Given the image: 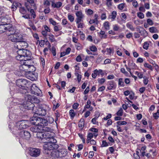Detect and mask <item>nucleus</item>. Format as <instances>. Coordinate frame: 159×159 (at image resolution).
I'll use <instances>...</instances> for the list:
<instances>
[{
    "instance_id": "obj_1",
    "label": "nucleus",
    "mask_w": 159,
    "mask_h": 159,
    "mask_svg": "<svg viewBox=\"0 0 159 159\" xmlns=\"http://www.w3.org/2000/svg\"><path fill=\"white\" fill-rule=\"evenodd\" d=\"M19 50L17 51L18 55L16 56V60L19 61H23V60L26 61L28 60H31V52L27 49L23 48H20L18 45L15 46Z\"/></svg>"
},
{
    "instance_id": "obj_2",
    "label": "nucleus",
    "mask_w": 159,
    "mask_h": 159,
    "mask_svg": "<svg viewBox=\"0 0 159 159\" xmlns=\"http://www.w3.org/2000/svg\"><path fill=\"white\" fill-rule=\"evenodd\" d=\"M29 83L24 79H19L16 80V85L20 89L19 92L20 93L24 94L28 93L26 89L28 88L27 85Z\"/></svg>"
},
{
    "instance_id": "obj_3",
    "label": "nucleus",
    "mask_w": 159,
    "mask_h": 159,
    "mask_svg": "<svg viewBox=\"0 0 159 159\" xmlns=\"http://www.w3.org/2000/svg\"><path fill=\"white\" fill-rule=\"evenodd\" d=\"M11 32L9 39L12 42L15 43H19L23 40V36L20 33H15L14 30Z\"/></svg>"
},
{
    "instance_id": "obj_4",
    "label": "nucleus",
    "mask_w": 159,
    "mask_h": 159,
    "mask_svg": "<svg viewBox=\"0 0 159 159\" xmlns=\"http://www.w3.org/2000/svg\"><path fill=\"white\" fill-rule=\"evenodd\" d=\"M59 147L58 145L55 143H46L43 146L44 149L43 153L48 155L50 153L49 152L54 150H57Z\"/></svg>"
},
{
    "instance_id": "obj_5",
    "label": "nucleus",
    "mask_w": 159,
    "mask_h": 159,
    "mask_svg": "<svg viewBox=\"0 0 159 159\" xmlns=\"http://www.w3.org/2000/svg\"><path fill=\"white\" fill-rule=\"evenodd\" d=\"M23 96L24 97L25 101L23 104L22 106L25 107V109L28 110H31L33 111H34L35 105L33 103L32 101L30 100L31 99L29 98V99H26V97L27 98H29L28 93L24 94Z\"/></svg>"
},
{
    "instance_id": "obj_6",
    "label": "nucleus",
    "mask_w": 159,
    "mask_h": 159,
    "mask_svg": "<svg viewBox=\"0 0 159 159\" xmlns=\"http://www.w3.org/2000/svg\"><path fill=\"white\" fill-rule=\"evenodd\" d=\"M28 124V121L27 120H22L18 121L13 128L16 130L25 129L29 127Z\"/></svg>"
},
{
    "instance_id": "obj_7",
    "label": "nucleus",
    "mask_w": 159,
    "mask_h": 159,
    "mask_svg": "<svg viewBox=\"0 0 159 159\" xmlns=\"http://www.w3.org/2000/svg\"><path fill=\"white\" fill-rule=\"evenodd\" d=\"M39 123V126L41 127L42 130L45 132H50L52 131L51 128L48 127H45L48 125V120L47 119H43L40 117Z\"/></svg>"
},
{
    "instance_id": "obj_8",
    "label": "nucleus",
    "mask_w": 159,
    "mask_h": 159,
    "mask_svg": "<svg viewBox=\"0 0 159 159\" xmlns=\"http://www.w3.org/2000/svg\"><path fill=\"white\" fill-rule=\"evenodd\" d=\"M35 115L37 114L39 116H45L46 114V110L43 107L40 105L36 107L35 110L33 111Z\"/></svg>"
},
{
    "instance_id": "obj_9",
    "label": "nucleus",
    "mask_w": 159,
    "mask_h": 159,
    "mask_svg": "<svg viewBox=\"0 0 159 159\" xmlns=\"http://www.w3.org/2000/svg\"><path fill=\"white\" fill-rule=\"evenodd\" d=\"M25 75L28 79L33 81L36 80L37 79L38 74L34 71H28Z\"/></svg>"
},
{
    "instance_id": "obj_10",
    "label": "nucleus",
    "mask_w": 159,
    "mask_h": 159,
    "mask_svg": "<svg viewBox=\"0 0 159 159\" xmlns=\"http://www.w3.org/2000/svg\"><path fill=\"white\" fill-rule=\"evenodd\" d=\"M29 150V153L32 157H36L40 155L41 151L39 148H30Z\"/></svg>"
},
{
    "instance_id": "obj_11",
    "label": "nucleus",
    "mask_w": 159,
    "mask_h": 159,
    "mask_svg": "<svg viewBox=\"0 0 159 159\" xmlns=\"http://www.w3.org/2000/svg\"><path fill=\"white\" fill-rule=\"evenodd\" d=\"M20 137L23 139L28 140L31 137V135L30 133L27 131L23 130L21 131L19 134Z\"/></svg>"
},
{
    "instance_id": "obj_12",
    "label": "nucleus",
    "mask_w": 159,
    "mask_h": 159,
    "mask_svg": "<svg viewBox=\"0 0 159 159\" xmlns=\"http://www.w3.org/2000/svg\"><path fill=\"white\" fill-rule=\"evenodd\" d=\"M5 25H0V33H2L6 31L11 32V31H12L13 30L14 28L11 25L9 24L7 27H6Z\"/></svg>"
},
{
    "instance_id": "obj_13",
    "label": "nucleus",
    "mask_w": 159,
    "mask_h": 159,
    "mask_svg": "<svg viewBox=\"0 0 159 159\" xmlns=\"http://www.w3.org/2000/svg\"><path fill=\"white\" fill-rule=\"evenodd\" d=\"M31 67H34L33 65H28L26 64V62L23 63V64L20 67V70L24 71L25 72V74L26 72L28 71V69Z\"/></svg>"
},
{
    "instance_id": "obj_14",
    "label": "nucleus",
    "mask_w": 159,
    "mask_h": 159,
    "mask_svg": "<svg viewBox=\"0 0 159 159\" xmlns=\"http://www.w3.org/2000/svg\"><path fill=\"white\" fill-rule=\"evenodd\" d=\"M75 15L77 17V18L75 19L77 24L80 22L84 17V15L83 14L81 11H76L75 13Z\"/></svg>"
},
{
    "instance_id": "obj_15",
    "label": "nucleus",
    "mask_w": 159,
    "mask_h": 159,
    "mask_svg": "<svg viewBox=\"0 0 159 159\" xmlns=\"http://www.w3.org/2000/svg\"><path fill=\"white\" fill-rule=\"evenodd\" d=\"M34 114L33 117L31 118L30 121L31 124L39 126V120L40 117H37Z\"/></svg>"
},
{
    "instance_id": "obj_16",
    "label": "nucleus",
    "mask_w": 159,
    "mask_h": 159,
    "mask_svg": "<svg viewBox=\"0 0 159 159\" xmlns=\"http://www.w3.org/2000/svg\"><path fill=\"white\" fill-rule=\"evenodd\" d=\"M49 154L51 157L54 158H58L59 157V150H54L50 151Z\"/></svg>"
},
{
    "instance_id": "obj_17",
    "label": "nucleus",
    "mask_w": 159,
    "mask_h": 159,
    "mask_svg": "<svg viewBox=\"0 0 159 159\" xmlns=\"http://www.w3.org/2000/svg\"><path fill=\"white\" fill-rule=\"evenodd\" d=\"M4 16L0 17V25H8L7 23L9 22L8 21V19L7 17L6 16L4 17Z\"/></svg>"
},
{
    "instance_id": "obj_18",
    "label": "nucleus",
    "mask_w": 159,
    "mask_h": 159,
    "mask_svg": "<svg viewBox=\"0 0 159 159\" xmlns=\"http://www.w3.org/2000/svg\"><path fill=\"white\" fill-rule=\"evenodd\" d=\"M28 96L29 97H28L29 98H27V97L26 98V99H29V98H30L31 99L30 100L32 101V102L34 104V103L36 104H38L40 102L39 100L37 98L34 97V96H31V95H30L28 93Z\"/></svg>"
},
{
    "instance_id": "obj_19",
    "label": "nucleus",
    "mask_w": 159,
    "mask_h": 159,
    "mask_svg": "<svg viewBox=\"0 0 159 159\" xmlns=\"http://www.w3.org/2000/svg\"><path fill=\"white\" fill-rule=\"evenodd\" d=\"M38 90H39V89L35 84L32 85L31 88V91L32 94L38 95L39 94L38 92Z\"/></svg>"
},
{
    "instance_id": "obj_20",
    "label": "nucleus",
    "mask_w": 159,
    "mask_h": 159,
    "mask_svg": "<svg viewBox=\"0 0 159 159\" xmlns=\"http://www.w3.org/2000/svg\"><path fill=\"white\" fill-rule=\"evenodd\" d=\"M137 31L141 35L145 36L147 35V32L143 28L140 26L139 28H137Z\"/></svg>"
},
{
    "instance_id": "obj_21",
    "label": "nucleus",
    "mask_w": 159,
    "mask_h": 159,
    "mask_svg": "<svg viewBox=\"0 0 159 159\" xmlns=\"http://www.w3.org/2000/svg\"><path fill=\"white\" fill-rule=\"evenodd\" d=\"M30 129L32 131L37 132V133L39 131L42 130L41 127H40L38 125H36L35 126L31 127Z\"/></svg>"
},
{
    "instance_id": "obj_22",
    "label": "nucleus",
    "mask_w": 159,
    "mask_h": 159,
    "mask_svg": "<svg viewBox=\"0 0 159 159\" xmlns=\"http://www.w3.org/2000/svg\"><path fill=\"white\" fill-rule=\"evenodd\" d=\"M67 150L65 149L59 150V157H61L66 156L67 154Z\"/></svg>"
},
{
    "instance_id": "obj_23",
    "label": "nucleus",
    "mask_w": 159,
    "mask_h": 159,
    "mask_svg": "<svg viewBox=\"0 0 159 159\" xmlns=\"http://www.w3.org/2000/svg\"><path fill=\"white\" fill-rule=\"evenodd\" d=\"M116 86L114 85V82L113 81H111L108 82V84L107 89L108 90H111L113 89H116Z\"/></svg>"
},
{
    "instance_id": "obj_24",
    "label": "nucleus",
    "mask_w": 159,
    "mask_h": 159,
    "mask_svg": "<svg viewBox=\"0 0 159 159\" xmlns=\"http://www.w3.org/2000/svg\"><path fill=\"white\" fill-rule=\"evenodd\" d=\"M62 5V3L60 2H58L56 3L53 2L52 3V6L53 8H59L61 7Z\"/></svg>"
},
{
    "instance_id": "obj_25",
    "label": "nucleus",
    "mask_w": 159,
    "mask_h": 159,
    "mask_svg": "<svg viewBox=\"0 0 159 159\" xmlns=\"http://www.w3.org/2000/svg\"><path fill=\"white\" fill-rule=\"evenodd\" d=\"M19 43H19V45L21 47H23V48H26L28 46V43L25 40V39L24 38L23 41L20 42Z\"/></svg>"
},
{
    "instance_id": "obj_26",
    "label": "nucleus",
    "mask_w": 159,
    "mask_h": 159,
    "mask_svg": "<svg viewBox=\"0 0 159 159\" xmlns=\"http://www.w3.org/2000/svg\"><path fill=\"white\" fill-rule=\"evenodd\" d=\"M84 125V118H81L79 121L78 124L79 127L81 128L82 129L83 128Z\"/></svg>"
},
{
    "instance_id": "obj_27",
    "label": "nucleus",
    "mask_w": 159,
    "mask_h": 159,
    "mask_svg": "<svg viewBox=\"0 0 159 159\" xmlns=\"http://www.w3.org/2000/svg\"><path fill=\"white\" fill-rule=\"evenodd\" d=\"M47 142L46 143H57V140L55 139L53 136H51V137H50L48 140L46 141Z\"/></svg>"
},
{
    "instance_id": "obj_28",
    "label": "nucleus",
    "mask_w": 159,
    "mask_h": 159,
    "mask_svg": "<svg viewBox=\"0 0 159 159\" xmlns=\"http://www.w3.org/2000/svg\"><path fill=\"white\" fill-rule=\"evenodd\" d=\"M117 15V12L116 11H113L111 14V15H110L109 16L110 18L112 19V20H114L115 19Z\"/></svg>"
},
{
    "instance_id": "obj_29",
    "label": "nucleus",
    "mask_w": 159,
    "mask_h": 159,
    "mask_svg": "<svg viewBox=\"0 0 159 159\" xmlns=\"http://www.w3.org/2000/svg\"><path fill=\"white\" fill-rule=\"evenodd\" d=\"M43 132L40 131L38 132L36 134V137L37 138L40 139L41 141H42V139H43Z\"/></svg>"
},
{
    "instance_id": "obj_30",
    "label": "nucleus",
    "mask_w": 159,
    "mask_h": 159,
    "mask_svg": "<svg viewBox=\"0 0 159 159\" xmlns=\"http://www.w3.org/2000/svg\"><path fill=\"white\" fill-rule=\"evenodd\" d=\"M106 51L108 54L110 55L111 56L113 55L114 53V49L113 48H106Z\"/></svg>"
},
{
    "instance_id": "obj_31",
    "label": "nucleus",
    "mask_w": 159,
    "mask_h": 159,
    "mask_svg": "<svg viewBox=\"0 0 159 159\" xmlns=\"http://www.w3.org/2000/svg\"><path fill=\"white\" fill-rule=\"evenodd\" d=\"M144 67L148 68L151 71H152L153 70V68L152 66L151 65L148 63H145L144 64Z\"/></svg>"
},
{
    "instance_id": "obj_32",
    "label": "nucleus",
    "mask_w": 159,
    "mask_h": 159,
    "mask_svg": "<svg viewBox=\"0 0 159 159\" xmlns=\"http://www.w3.org/2000/svg\"><path fill=\"white\" fill-rule=\"evenodd\" d=\"M20 13L23 15H25L27 11L24 7H21L19 9Z\"/></svg>"
},
{
    "instance_id": "obj_33",
    "label": "nucleus",
    "mask_w": 159,
    "mask_h": 159,
    "mask_svg": "<svg viewBox=\"0 0 159 159\" xmlns=\"http://www.w3.org/2000/svg\"><path fill=\"white\" fill-rule=\"evenodd\" d=\"M126 27L132 31H134L135 29L133 27L131 22H128L126 25Z\"/></svg>"
},
{
    "instance_id": "obj_34",
    "label": "nucleus",
    "mask_w": 159,
    "mask_h": 159,
    "mask_svg": "<svg viewBox=\"0 0 159 159\" xmlns=\"http://www.w3.org/2000/svg\"><path fill=\"white\" fill-rule=\"evenodd\" d=\"M69 114L71 118L73 119L76 115L73 109H71L69 111Z\"/></svg>"
},
{
    "instance_id": "obj_35",
    "label": "nucleus",
    "mask_w": 159,
    "mask_h": 159,
    "mask_svg": "<svg viewBox=\"0 0 159 159\" xmlns=\"http://www.w3.org/2000/svg\"><path fill=\"white\" fill-rule=\"evenodd\" d=\"M126 6L125 4L124 3L119 4L117 6V8L120 10H122Z\"/></svg>"
},
{
    "instance_id": "obj_36",
    "label": "nucleus",
    "mask_w": 159,
    "mask_h": 159,
    "mask_svg": "<svg viewBox=\"0 0 159 159\" xmlns=\"http://www.w3.org/2000/svg\"><path fill=\"white\" fill-rule=\"evenodd\" d=\"M118 85H119L124 87L125 84L124 82V81L123 78H120L118 80Z\"/></svg>"
},
{
    "instance_id": "obj_37",
    "label": "nucleus",
    "mask_w": 159,
    "mask_h": 159,
    "mask_svg": "<svg viewBox=\"0 0 159 159\" xmlns=\"http://www.w3.org/2000/svg\"><path fill=\"white\" fill-rule=\"evenodd\" d=\"M109 22L108 21H106L103 24V26L106 30H109L110 29V25Z\"/></svg>"
},
{
    "instance_id": "obj_38",
    "label": "nucleus",
    "mask_w": 159,
    "mask_h": 159,
    "mask_svg": "<svg viewBox=\"0 0 159 159\" xmlns=\"http://www.w3.org/2000/svg\"><path fill=\"white\" fill-rule=\"evenodd\" d=\"M49 37V39L51 42H53L55 41L54 36L52 34L50 33L48 35Z\"/></svg>"
},
{
    "instance_id": "obj_39",
    "label": "nucleus",
    "mask_w": 159,
    "mask_h": 159,
    "mask_svg": "<svg viewBox=\"0 0 159 159\" xmlns=\"http://www.w3.org/2000/svg\"><path fill=\"white\" fill-rule=\"evenodd\" d=\"M123 110L121 108H120V109L116 113V114L119 116H121L123 115Z\"/></svg>"
},
{
    "instance_id": "obj_40",
    "label": "nucleus",
    "mask_w": 159,
    "mask_h": 159,
    "mask_svg": "<svg viewBox=\"0 0 159 159\" xmlns=\"http://www.w3.org/2000/svg\"><path fill=\"white\" fill-rule=\"evenodd\" d=\"M100 34L101 35H102V36L101 37V38H106L107 37V35L105 34V32L103 31H102V30L100 32Z\"/></svg>"
},
{
    "instance_id": "obj_41",
    "label": "nucleus",
    "mask_w": 159,
    "mask_h": 159,
    "mask_svg": "<svg viewBox=\"0 0 159 159\" xmlns=\"http://www.w3.org/2000/svg\"><path fill=\"white\" fill-rule=\"evenodd\" d=\"M68 20L70 21L71 22H73L75 19V18L74 16H72L71 15L68 14Z\"/></svg>"
},
{
    "instance_id": "obj_42",
    "label": "nucleus",
    "mask_w": 159,
    "mask_h": 159,
    "mask_svg": "<svg viewBox=\"0 0 159 159\" xmlns=\"http://www.w3.org/2000/svg\"><path fill=\"white\" fill-rule=\"evenodd\" d=\"M149 44L147 42H145L143 44V48L146 50H147L148 48Z\"/></svg>"
},
{
    "instance_id": "obj_43",
    "label": "nucleus",
    "mask_w": 159,
    "mask_h": 159,
    "mask_svg": "<svg viewBox=\"0 0 159 159\" xmlns=\"http://www.w3.org/2000/svg\"><path fill=\"white\" fill-rule=\"evenodd\" d=\"M61 29L60 25H55L54 27V30L55 32L61 30Z\"/></svg>"
},
{
    "instance_id": "obj_44",
    "label": "nucleus",
    "mask_w": 159,
    "mask_h": 159,
    "mask_svg": "<svg viewBox=\"0 0 159 159\" xmlns=\"http://www.w3.org/2000/svg\"><path fill=\"white\" fill-rule=\"evenodd\" d=\"M116 123L118 125H126L127 123L125 121H118Z\"/></svg>"
},
{
    "instance_id": "obj_45",
    "label": "nucleus",
    "mask_w": 159,
    "mask_h": 159,
    "mask_svg": "<svg viewBox=\"0 0 159 159\" xmlns=\"http://www.w3.org/2000/svg\"><path fill=\"white\" fill-rule=\"evenodd\" d=\"M75 75L77 76L78 82L79 83L81 80V75L78 73H75Z\"/></svg>"
},
{
    "instance_id": "obj_46",
    "label": "nucleus",
    "mask_w": 159,
    "mask_h": 159,
    "mask_svg": "<svg viewBox=\"0 0 159 159\" xmlns=\"http://www.w3.org/2000/svg\"><path fill=\"white\" fill-rule=\"evenodd\" d=\"M30 13L31 14L32 16H33L34 19L35 18L36 15L35 12L33 9H31L30 10Z\"/></svg>"
},
{
    "instance_id": "obj_47",
    "label": "nucleus",
    "mask_w": 159,
    "mask_h": 159,
    "mask_svg": "<svg viewBox=\"0 0 159 159\" xmlns=\"http://www.w3.org/2000/svg\"><path fill=\"white\" fill-rule=\"evenodd\" d=\"M51 51L54 56L56 55V49L54 47H52Z\"/></svg>"
},
{
    "instance_id": "obj_48",
    "label": "nucleus",
    "mask_w": 159,
    "mask_h": 159,
    "mask_svg": "<svg viewBox=\"0 0 159 159\" xmlns=\"http://www.w3.org/2000/svg\"><path fill=\"white\" fill-rule=\"evenodd\" d=\"M46 132H43V139H42V141L44 143H46V142H47L46 140Z\"/></svg>"
},
{
    "instance_id": "obj_49",
    "label": "nucleus",
    "mask_w": 159,
    "mask_h": 159,
    "mask_svg": "<svg viewBox=\"0 0 159 159\" xmlns=\"http://www.w3.org/2000/svg\"><path fill=\"white\" fill-rule=\"evenodd\" d=\"M137 16L140 19H143L144 18L143 14L141 12H139L137 13Z\"/></svg>"
},
{
    "instance_id": "obj_50",
    "label": "nucleus",
    "mask_w": 159,
    "mask_h": 159,
    "mask_svg": "<svg viewBox=\"0 0 159 159\" xmlns=\"http://www.w3.org/2000/svg\"><path fill=\"white\" fill-rule=\"evenodd\" d=\"M49 20L50 23L53 25H55L57 24V22L55 21L52 18H50L49 19Z\"/></svg>"
},
{
    "instance_id": "obj_51",
    "label": "nucleus",
    "mask_w": 159,
    "mask_h": 159,
    "mask_svg": "<svg viewBox=\"0 0 159 159\" xmlns=\"http://www.w3.org/2000/svg\"><path fill=\"white\" fill-rule=\"evenodd\" d=\"M47 120H48V123L50 124L52 123L54 121L53 118L52 117H49Z\"/></svg>"
},
{
    "instance_id": "obj_52",
    "label": "nucleus",
    "mask_w": 159,
    "mask_h": 159,
    "mask_svg": "<svg viewBox=\"0 0 159 159\" xmlns=\"http://www.w3.org/2000/svg\"><path fill=\"white\" fill-rule=\"evenodd\" d=\"M97 69H96L93 71V73L92 74V77L93 78H96L97 76Z\"/></svg>"
},
{
    "instance_id": "obj_53",
    "label": "nucleus",
    "mask_w": 159,
    "mask_h": 159,
    "mask_svg": "<svg viewBox=\"0 0 159 159\" xmlns=\"http://www.w3.org/2000/svg\"><path fill=\"white\" fill-rule=\"evenodd\" d=\"M97 74L98 75H101L102 76H103L104 75V73L103 72L102 70L101 69H99V70H97Z\"/></svg>"
},
{
    "instance_id": "obj_54",
    "label": "nucleus",
    "mask_w": 159,
    "mask_h": 159,
    "mask_svg": "<svg viewBox=\"0 0 159 159\" xmlns=\"http://www.w3.org/2000/svg\"><path fill=\"white\" fill-rule=\"evenodd\" d=\"M121 18L122 20H125L126 19V16L124 13H122L121 15Z\"/></svg>"
},
{
    "instance_id": "obj_55",
    "label": "nucleus",
    "mask_w": 159,
    "mask_h": 159,
    "mask_svg": "<svg viewBox=\"0 0 159 159\" xmlns=\"http://www.w3.org/2000/svg\"><path fill=\"white\" fill-rule=\"evenodd\" d=\"M102 143L101 145V147H106L108 146V143L105 140H103Z\"/></svg>"
},
{
    "instance_id": "obj_56",
    "label": "nucleus",
    "mask_w": 159,
    "mask_h": 159,
    "mask_svg": "<svg viewBox=\"0 0 159 159\" xmlns=\"http://www.w3.org/2000/svg\"><path fill=\"white\" fill-rule=\"evenodd\" d=\"M98 82L101 84H102L105 81V80L104 78H101V79H98Z\"/></svg>"
},
{
    "instance_id": "obj_57",
    "label": "nucleus",
    "mask_w": 159,
    "mask_h": 159,
    "mask_svg": "<svg viewBox=\"0 0 159 159\" xmlns=\"http://www.w3.org/2000/svg\"><path fill=\"white\" fill-rule=\"evenodd\" d=\"M135 74L137 75L140 79H141L143 77V74L142 73L139 72V71H136Z\"/></svg>"
},
{
    "instance_id": "obj_58",
    "label": "nucleus",
    "mask_w": 159,
    "mask_h": 159,
    "mask_svg": "<svg viewBox=\"0 0 159 159\" xmlns=\"http://www.w3.org/2000/svg\"><path fill=\"white\" fill-rule=\"evenodd\" d=\"M147 21L148 25H153V21L150 18L148 19H147Z\"/></svg>"
},
{
    "instance_id": "obj_59",
    "label": "nucleus",
    "mask_w": 159,
    "mask_h": 159,
    "mask_svg": "<svg viewBox=\"0 0 159 159\" xmlns=\"http://www.w3.org/2000/svg\"><path fill=\"white\" fill-rule=\"evenodd\" d=\"M87 14L88 15H91L93 14V11L91 9H89L86 11Z\"/></svg>"
},
{
    "instance_id": "obj_60",
    "label": "nucleus",
    "mask_w": 159,
    "mask_h": 159,
    "mask_svg": "<svg viewBox=\"0 0 159 159\" xmlns=\"http://www.w3.org/2000/svg\"><path fill=\"white\" fill-rule=\"evenodd\" d=\"M79 106V104L78 103H75L72 106V108L76 110L77 109Z\"/></svg>"
},
{
    "instance_id": "obj_61",
    "label": "nucleus",
    "mask_w": 159,
    "mask_h": 159,
    "mask_svg": "<svg viewBox=\"0 0 159 159\" xmlns=\"http://www.w3.org/2000/svg\"><path fill=\"white\" fill-rule=\"evenodd\" d=\"M90 50L92 52H95L97 50V48L95 46H92L90 47Z\"/></svg>"
},
{
    "instance_id": "obj_62",
    "label": "nucleus",
    "mask_w": 159,
    "mask_h": 159,
    "mask_svg": "<svg viewBox=\"0 0 159 159\" xmlns=\"http://www.w3.org/2000/svg\"><path fill=\"white\" fill-rule=\"evenodd\" d=\"M153 116L155 119H157L159 117V114L158 113H156L153 114Z\"/></svg>"
},
{
    "instance_id": "obj_63",
    "label": "nucleus",
    "mask_w": 159,
    "mask_h": 159,
    "mask_svg": "<svg viewBox=\"0 0 159 159\" xmlns=\"http://www.w3.org/2000/svg\"><path fill=\"white\" fill-rule=\"evenodd\" d=\"M13 3H14V4L15 5V6H16V8L17 7H19L20 8V7H22V5L20 3L18 2H14Z\"/></svg>"
},
{
    "instance_id": "obj_64",
    "label": "nucleus",
    "mask_w": 159,
    "mask_h": 159,
    "mask_svg": "<svg viewBox=\"0 0 159 159\" xmlns=\"http://www.w3.org/2000/svg\"><path fill=\"white\" fill-rule=\"evenodd\" d=\"M43 4L44 6H45V7L47 6H49L50 5V3L49 1L46 0L44 2Z\"/></svg>"
}]
</instances>
